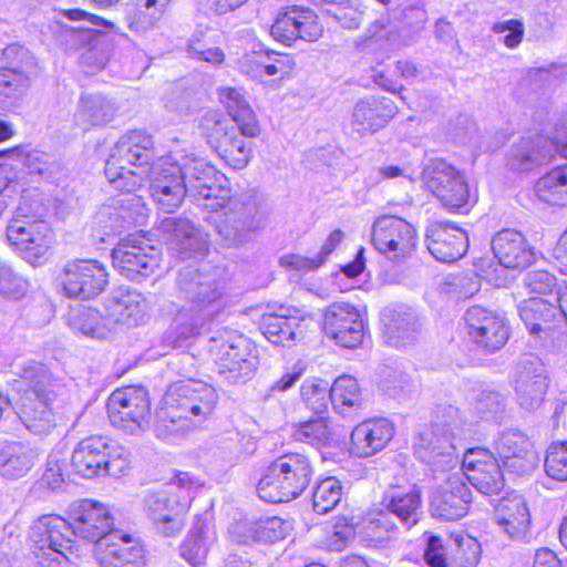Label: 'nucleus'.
<instances>
[{"label":"nucleus","mask_w":567,"mask_h":567,"mask_svg":"<svg viewBox=\"0 0 567 567\" xmlns=\"http://www.w3.org/2000/svg\"><path fill=\"white\" fill-rule=\"evenodd\" d=\"M31 84L29 74L18 69L0 68V115L18 106Z\"/></svg>","instance_id":"49530a36"},{"label":"nucleus","mask_w":567,"mask_h":567,"mask_svg":"<svg viewBox=\"0 0 567 567\" xmlns=\"http://www.w3.org/2000/svg\"><path fill=\"white\" fill-rule=\"evenodd\" d=\"M470 423L463 419L458 408L440 406L429 432L421 434L422 446L434 456L452 457L456 441L470 433Z\"/></svg>","instance_id":"a211bd4d"},{"label":"nucleus","mask_w":567,"mask_h":567,"mask_svg":"<svg viewBox=\"0 0 567 567\" xmlns=\"http://www.w3.org/2000/svg\"><path fill=\"white\" fill-rule=\"evenodd\" d=\"M565 124L556 128V134L522 138L507 154V166L517 172H528L548 162L556 153L567 158V141L564 136ZM536 192L545 203L567 205V164L553 168L536 183Z\"/></svg>","instance_id":"20e7f679"},{"label":"nucleus","mask_w":567,"mask_h":567,"mask_svg":"<svg viewBox=\"0 0 567 567\" xmlns=\"http://www.w3.org/2000/svg\"><path fill=\"white\" fill-rule=\"evenodd\" d=\"M70 517L73 535L96 543V546L115 539L120 532L112 528L113 516L109 507L97 501L82 499L74 503Z\"/></svg>","instance_id":"6ab92c4d"},{"label":"nucleus","mask_w":567,"mask_h":567,"mask_svg":"<svg viewBox=\"0 0 567 567\" xmlns=\"http://www.w3.org/2000/svg\"><path fill=\"white\" fill-rule=\"evenodd\" d=\"M495 449L503 466L508 472L525 475L536 466L537 457L530 450L527 436L517 430L502 433L496 441Z\"/></svg>","instance_id":"72a5a7b5"},{"label":"nucleus","mask_w":567,"mask_h":567,"mask_svg":"<svg viewBox=\"0 0 567 567\" xmlns=\"http://www.w3.org/2000/svg\"><path fill=\"white\" fill-rule=\"evenodd\" d=\"M177 286L181 298L186 302L174 319L177 333L174 347H181L183 340L208 329L229 303L224 285L213 275L200 272L192 266L179 271Z\"/></svg>","instance_id":"f257e3e1"},{"label":"nucleus","mask_w":567,"mask_h":567,"mask_svg":"<svg viewBox=\"0 0 567 567\" xmlns=\"http://www.w3.org/2000/svg\"><path fill=\"white\" fill-rule=\"evenodd\" d=\"M321 6L341 27L350 30L359 28L362 12L351 6L350 0H321Z\"/></svg>","instance_id":"13d9d810"},{"label":"nucleus","mask_w":567,"mask_h":567,"mask_svg":"<svg viewBox=\"0 0 567 567\" xmlns=\"http://www.w3.org/2000/svg\"><path fill=\"white\" fill-rule=\"evenodd\" d=\"M313 467L302 453H287L271 462L257 485L259 497L268 503L290 502L309 486Z\"/></svg>","instance_id":"9d476101"},{"label":"nucleus","mask_w":567,"mask_h":567,"mask_svg":"<svg viewBox=\"0 0 567 567\" xmlns=\"http://www.w3.org/2000/svg\"><path fill=\"white\" fill-rule=\"evenodd\" d=\"M381 321L388 342L403 347L415 340L419 323L415 311L406 305H391L381 312Z\"/></svg>","instance_id":"c9c22d12"},{"label":"nucleus","mask_w":567,"mask_h":567,"mask_svg":"<svg viewBox=\"0 0 567 567\" xmlns=\"http://www.w3.org/2000/svg\"><path fill=\"white\" fill-rule=\"evenodd\" d=\"M301 400L317 415H323L328 411L330 386L328 381L321 379H307L300 388Z\"/></svg>","instance_id":"864d4df0"},{"label":"nucleus","mask_w":567,"mask_h":567,"mask_svg":"<svg viewBox=\"0 0 567 567\" xmlns=\"http://www.w3.org/2000/svg\"><path fill=\"white\" fill-rule=\"evenodd\" d=\"M333 410L343 417H351L361 405V394L357 380L350 375L338 378L330 386Z\"/></svg>","instance_id":"de8ad7c7"},{"label":"nucleus","mask_w":567,"mask_h":567,"mask_svg":"<svg viewBox=\"0 0 567 567\" xmlns=\"http://www.w3.org/2000/svg\"><path fill=\"white\" fill-rule=\"evenodd\" d=\"M199 486L190 473L178 472L159 489L145 496L144 509L157 534L176 537L183 532L194 492Z\"/></svg>","instance_id":"423d86ee"},{"label":"nucleus","mask_w":567,"mask_h":567,"mask_svg":"<svg viewBox=\"0 0 567 567\" xmlns=\"http://www.w3.org/2000/svg\"><path fill=\"white\" fill-rule=\"evenodd\" d=\"M111 424L128 434H138L150 429L151 401L143 386H126L115 390L107 400Z\"/></svg>","instance_id":"4468645a"},{"label":"nucleus","mask_w":567,"mask_h":567,"mask_svg":"<svg viewBox=\"0 0 567 567\" xmlns=\"http://www.w3.org/2000/svg\"><path fill=\"white\" fill-rule=\"evenodd\" d=\"M259 328L271 343L287 347L305 338L306 322L286 313H265Z\"/></svg>","instance_id":"a19ab883"},{"label":"nucleus","mask_w":567,"mask_h":567,"mask_svg":"<svg viewBox=\"0 0 567 567\" xmlns=\"http://www.w3.org/2000/svg\"><path fill=\"white\" fill-rule=\"evenodd\" d=\"M322 32L323 29L315 12L297 6L280 13L270 29L271 37L286 45H291L298 39L315 42Z\"/></svg>","instance_id":"bb28decb"},{"label":"nucleus","mask_w":567,"mask_h":567,"mask_svg":"<svg viewBox=\"0 0 567 567\" xmlns=\"http://www.w3.org/2000/svg\"><path fill=\"white\" fill-rule=\"evenodd\" d=\"M37 453L21 442H10L0 449V475L8 480L23 477L34 465Z\"/></svg>","instance_id":"37998d69"},{"label":"nucleus","mask_w":567,"mask_h":567,"mask_svg":"<svg viewBox=\"0 0 567 567\" xmlns=\"http://www.w3.org/2000/svg\"><path fill=\"white\" fill-rule=\"evenodd\" d=\"M416 230L396 216H382L372 226V244L388 259L401 264L411 258L416 247Z\"/></svg>","instance_id":"f3484780"},{"label":"nucleus","mask_w":567,"mask_h":567,"mask_svg":"<svg viewBox=\"0 0 567 567\" xmlns=\"http://www.w3.org/2000/svg\"><path fill=\"white\" fill-rule=\"evenodd\" d=\"M545 471L557 481H567V442L553 443L545 457Z\"/></svg>","instance_id":"e2e57ef3"},{"label":"nucleus","mask_w":567,"mask_h":567,"mask_svg":"<svg viewBox=\"0 0 567 567\" xmlns=\"http://www.w3.org/2000/svg\"><path fill=\"white\" fill-rule=\"evenodd\" d=\"M380 506L401 528L409 530L419 523L421 517V493L417 489L404 492L392 488L384 493Z\"/></svg>","instance_id":"4c0bfd02"},{"label":"nucleus","mask_w":567,"mask_h":567,"mask_svg":"<svg viewBox=\"0 0 567 567\" xmlns=\"http://www.w3.org/2000/svg\"><path fill=\"white\" fill-rule=\"evenodd\" d=\"M151 195L157 207L165 213H174L181 207L186 196H189V190L185 187L174 185L169 187L151 178Z\"/></svg>","instance_id":"6e6d98bb"},{"label":"nucleus","mask_w":567,"mask_h":567,"mask_svg":"<svg viewBox=\"0 0 567 567\" xmlns=\"http://www.w3.org/2000/svg\"><path fill=\"white\" fill-rule=\"evenodd\" d=\"M153 157L152 136L143 131H131L112 148L105 162V176L115 189L131 194L148 177Z\"/></svg>","instance_id":"0eeeda50"},{"label":"nucleus","mask_w":567,"mask_h":567,"mask_svg":"<svg viewBox=\"0 0 567 567\" xmlns=\"http://www.w3.org/2000/svg\"><path fill=\"white\" fill-rule=\"evenodd\" d=\"M494 258L507 269H526L536 259L535 249L518 230L506 228L497 231L491 241Z\"/></svg>","instance_id":"2f4dec72"},{"label":"nucleus","mask_w":567,"mask_h":567,"mask_svg":"<svg viewBox=\"0 0 567 567\" xmlns=\"http://www.w3.org/2000/svg\"><path fill=\"white\" fill-rule=\"evenodd\" d=\"M223 209L216 219V233L223 245L241 247L249 243L261 228L262 213L258 202L251 195L233 198L230 195L225 204L214 212Z\"/></svg>","instance_id":"f8f14e48"},{"label":"nucleus","mask_w":567,"mask_h":567,"mask_svg":"<svg viewBox=\"0 0 567 567\" xmlns=\"http://www.w3.org/2000/svg\"><path fill=\"white\" fill-rule=\"evenodd\" d=\"M208 351L220 381L230 385L250 380L259 363L251 342L227 328L217 330L209 338Z\"/></svg>","instance_id":"1a4fd4ad"},{"label":"nucleus","mask_w":567,"mask_h":567,"mask_svg":"<svg viewBox=\"0 0 567 567\" xmlns=\"http://www.w3.org/2000/svg\"><path fill=\"white\" fill-rule=\"evenodd\" d=\"M394 432L393 423L385 417L363 421L352 430V451L360 457L372 456L388 445Z\"/></svg>","instance_id":"f704fd0d"},{"label":"nucleus","mask_w":567,"mask_h":567,"mask_svg":"<svg viewBox=\"0 0 567 567\" xmlns=\"http://www.w3.org/2000/svg\"><path fill=\"white\" fill-rule=\"evenodd\" d=\"M219 100L243 134H246L247 137H255L259 134V125L255 113L240 90L223 87L219 90Z\"/></svg>","instance_id":"79ce46f5"},{"label":"nucleus","mask_w":567,"mask_h":567,"mask_svg":"<svg viewBox=\"0 0 567 567\" xmlns=\"http://www.w3.org/2000/svg\"><path fill=\"white\" fill-rule=\"evenodd\" d=\"M48 213V206L43 203L38 189L23 190L19 205L12 218H25L29 220L43 219Z\"/></svg>","instance_id":"680f3d73"},{"label":"nucleus","mask_w":567,"mask_h":567,"mask_svg":"<svg viewBox=\"0 0 567 567\" xmlns=\"http://www.w3.org/2000/svg\"><path fill=\"white\" fill-rule=\"evenodd\" d=\"M555 300L558 306L543 298H529L518 306L519 317L535 337L536 344L547 350L556 349V341L561 337L551 323L561 321L563 315H567L566 296L558 292Z\"/></svg>","instance_id":"2eb2a0df"},{"label":"nucleus","mask_w":567,"mask_h":567,"mask_svg":"<svg viewBox=\"0 0 567 567\" xmlns=\"http://www.w3.org/2000/svg\"><path fill=\"white\" fill-rule=\"evenodd\" d=\"M70 523L55 514L38 517L29 530L32 553L41 567L76 566L80 549L72 539Z\"/></svg>","instance_id":"6e6552de"},{"label":"nucleus","mask_w":567,"mask_h":567,"mask_svg":"<svg viewBox=\"0 0 567 567\" xmlns=\"http://www.w3.org/2000/svg\"><path fill=\"white\" fill-rule=\"evenodd\" d=\"M171 0H138L135 23L147 29L154 27L163 17Z\"/></svg>","instance_id":"69168bd1"},{"label":"nucleus","mask_w":567,"mask_h":567,"mask_svg":"<svg viewBox=\"0 0 567 567\" xmlns=\"http://www.w3.org/2000/svg\"><path fill=\"white\" fill-rule=\"evenodd\" d=\"M495 522L512 539L525 537L530 525V514L522 495L503 497L495 507Z\"/></svg>","instance_id":"58836bf2"},{"label":"nucleus","mask_w":567,"mask_h":567,"mask_svg":"<svg viewBox=\"0 0 567 567\" xmlns=\"http://www.w3.org/2000/svg\"><path fill=\"white\" fill-rule=\"evenodd\" d=\"M425 244L436 260L453 262L467 251L468 237L465 230L451 223H433L426 229Z\"/></svg>","instance_id":"473e14b6"},{"label":"nucleus","mask_w":567,"mask_h":567,"mask_svg":"<svg viewBox=\"0 0 567 567\" xmlns=\"http://www.w3.org/2000/svg\"><path fill=\"white\" fill-rule=\"evenodd\" d=\"M296 441L319 445L329 439V426L323 415L299 423L292 433Z\"/></svg>","instance_id":"bf43d9fd"},{"label":"nucleus","mask_w":567,"mask_h":567,"mask_svg":"<svg viewBox=\"0 0 567 567\" xmlns=\"http://www.w3.org/2000/svg\"><path fill=\"white\" fill-rule=\"evenodd\" d=\"M6 235L9 244L29 260L44 256L52 243L50 226L43 219L12 218Z\"/></svg>","instance_id":"a878e982"},{"label":"nucleus","mask_w":567,"mask_h":567,"mask_svg":"<svg viewBox=\"0 0 567 567\" xmlns=\"http://www.w3.org/2000/svg\"><path fill=\"white\" fill-rule=\"evenodd\" d=\"M464 475L482 494H497L504 487V476L494 455L484 449H472L463 456Z\"/></svg>","instance_id":"c85d7f7f"},{"label":"nucleus","mask_w":567,"mask_h":567,"mask_svg":"<svg viewBox=\"0 0 567 567\" xmlns=\"http://www.w3.org/2000/svg\"><path fill=\"white\" fill-rule=\"evenodd\" d=\"M550 384L549 372L540 358L527 354L516 364L514 390L517 403L525 410L542 406Z\"/></svg>","instance_id":"412c9836"},{"label":"nucleus","mask_w":567,"mask_h":567,"mask_svg":"<svg viewBox=\"0 0 567 567\" xmlns=\"http://www.w3.org/2000/svg\"><path fill=\"white\" fill-rule=\"evenodd\" d=\"M472 503V493L462 474L451 475L431 496V513L442 520L464 517Z\"/></svg>","instance_id":"cd10ccee"},{"label":"nucleus","mask_w":567,"mask_h":567,"mask_svg":"<svg viewBox=\"0 0 567 567\" xmlns=\"http://www.w3.org/2000/svg\"><path fill=\"white\" fill-rule=\"evenodd\" d=\"M400 529V525L390 514L384 513L382 506L369 513L362 522V534L365 539L374 544H382L392 539L399 534Z\"/></svg>","instance_id":"3c124183"},{"label":"nucleus","mask_w":567,"mask_h":567,"mask_svg":"<svg viewBox=\"0 0 567 567\" xmlns=\"http://www.w3.org/2000/svg\"><path fill=\"white\" fill-rule=\"evenodd\" d=\"M504 402L505 399L499 392L484 389L475 394L474 409L481 419L491 420L504 410Z\"/></svg>","instance_id":"0e129e2a"},{"label":"nucleus","mask_w":567,"mask_h":567,"mask_svg":"<svg viewBox=\"0 0 567 567\" xmlns=\"http://www.w3.org/2000/svg\"><path fill=\"white\" fill-rule=\"evenodd\" d=\"M157 229L172 252L182 260L203 256L208 250L207 234L187 218L165 217Z\"/></svg>","instance_id":"5701e85b"},{"label":"nucleus","mask_w":567,"mask_h":567,"mask_svg":"<svg viewBox=\"0 0 567 567\" xmlns=\"http://www.w3.org/2000/svg\"><path fill=\"white\" fill-rule=\"evenodd\" d=\"M27 288V281L0 260V296L18 299L25 295Z\"/></svg>","instance_id":"338daca9"},{"label":"nucleus","mask_w":567,"mask_h":567,"mask_svg":"<svg viewBox=\"0 0 567 567\" xmlns=\"http://www.w3.org/2000/svg\"><path fill=\"white\" fill-rule=\"evenodd\" d=\"M467 334L477 348L494 352L508 340V327L503 317L481 306H473L464 315Z\"/></svg>","instance_id":"b1692460"},{"label":"nucleus","mask_w":567,"mask_h":567,"mask_svg":"<svg viewBox=\"0 0 567 567\" xmlns=\"http://www.w3.org/2000/svg\"><path fill=\"white\" fill-rule=\"evenodd\" d=\"M217 402V391L205 382L187 380L171 384L156 412V436L171 441L184 435L194 425L206 421L213 414Z\"/></svg>","instance_id":"7ed1b4c3"},{"label":"nucleus","mask_w":567,"mask_h":567,"mask_svg":"<svg viewBox=\"0 0 567 567\" xmlns=\"http://www.w3.org/2000/svg\"><path fill=\"white\" fill-rule=\"evenodd\" d=\"M150 310L146 298L136 290L117 291L105 302L114 329L117 324L137 326L144 321Z\"/></svg>","instance_id":"e433bc0d"},{"label":"nucleus","mask_w":567,"mask_h":567,"mask_svg":"<svg viewBox=\"0 0 567 567\" xmlns=\"http://www.w3.org/2000/svg\"><path fill=\"white\" fill-rule=\"evenodd\" d=\"M16 374L25 385L17 414L23 425L35 434L49 433L55 426V403L65 394V386L53 379L48 368L35 360L16 364Z\"/></svg>","instance_id":"39448f33"},{"label":"nucleus","mask_w":567,"mask_h":567,"mask_svg":"<svg viewBox=\"0 0 567 567\" xmlns=\"http://www.w3.org/2000/svg\"><path fill=\"white\" fill-rule=\"evenodd\" d=\"M114 267L133 281L150 277L159 265L157 250L142 236L130 235L112 251Z\"/></svg>","instance_id":"aec40b11"},{"label":"nucleus","mask_w":567,"mask_h":567,"mask_svg":"<svg viewBox=\"0 0 567 567\" xmlns=\"http://www.w3.org/2000/svg\"><path fill=\"white\" fill-rule=\"evenodd\" d=\"M117 107L101 93H84L79 101L78 121L84 125H104L113 121Z\"/></svg>","instance_id":"a18cd8bd"},{"label":"nucleus","mask_w":567,"mask_h":567,"mask_svg":"<svg viewBox=\"0 0 567 567\" xmlns=\"http://www.w3.org/2000/svg\"><path fill=\"white\" fill-rule=\"evenodd\" d=\"M342 498V485L336 477H327L319 482L312 493L313 509L318 514L332 511Z\"/></svg>","instance_id":"5fc2aeb1"},{"label":"nucleus","mask_w":567,"mask_h":567,"mask_svg":"<svg viewBox=\"0 0 567 567\" xmlns=\"http://www.w3.org/2000/svg\"><path fill=\"white\" fill-rule=\"evenodd\" d=\"M115 539H120L122 544L112 539L96 546V559L101 567L145 566L144 549L137 545L128 546L130 535L118 532Z\"/></svg>","instance_id":"ea45409f"},{"label":"nucleus","mask_w":567,"mask_h":567,"mask_svg":"<svg viewBox=\"0 0 567 567\" xmlns=\"http://www.w3.org/2000/svg\"><path fill=\"white\" fill-rule=\"evenodd\" d=\"M2 56L11 65L8 69H18L19 72L29 74L31 80L40 74V68L34 55L29 49L19 43L6 47L2 51Z\"/></svg>","instance_id":"4d7b16f0"},{"label":"nucleus","mask_w":567,"mask_h":567,"mask_svg":"<svg viewBox=\"0 0 567 567\" xmlns=\"http://www.w3.org/2000/svg\"><path fill=\"white\" fill-rule=\"evenodd\" d=\"M107 272L103 264L92 259H80L65 265L61 285L69 298L92 299L104 291Z\"/></svg>","instance_id":"4be33fe9"},{"label":"nucleus","mask_w":567,"mask_h":567,"mask_svg":"<svg viewBox=\"0 0 567 567\" xmlns=\"http://www.w3.org/2000/svg\"><path fill=\"white\" fill-rule=\"evenodd\" d=\"M398 107L385 96H365L359 100L351 112L350 127L360 136H369L384 128L394 117Z\"/></svg>","instance_id":"c756f323"},{"label":"nucleus","mask_w":567,"mask_h":567,"mask_svg":"<svg viewBox=\"0 0 567 567\" xmlns=\"http://www.w3.org/2000/svg\"><path fill=\"white\" fill-rule=\"evenodd\" d=\"M400 45L398 23L388 14L381 16L367 30L364 47L371 50H393Z\"/></svg>","instance_id":"8fccbe9b"},{"label":"nucleus","mask_w":567,"mask_h":567,"mask_svg":"<svg viewBox=\"0 0 567 567\" xmlns=\"http://www.w3.org/2000/svg\"><path fill=\"white\" fill-rule=\"evenodd\" d=\"M248 535L239 538V543L259 542L276 543L284 539L289 529L290 524L280 517L272 516L252 522L246 526Z\"/></svg>","instance_id":"603ef678"},{"label":"nucleus","mask_w":567,"mask_h":567,"mask_svg":"<svg viewBox=\"0 0 567 567\" xmlns=\"http://www.w3.org/2000/svg\"><path fill=\"white\" fill-rule=\"evenodd\" d=\"M423 183L442 205L452 210H468L470 190L464 176L443 159L431 161L423 169Z\"/></svg>","instance_id":"dca6fc26"},{"label":"nucleus","mask_w":567,"mask_h":567,"mask_svg":"<svg viewBox=\"0 0 567 567\" xmlns=\"http://www.w3.org/2000/svg\"><path fill=\"white\" fill-rule=\"evenodd\" d=\"M144 217L142 198L127 195L103 205L95 216V225L104 236L111 237L141 224Z\"/></svg>","instance_id":"7c9ffc66"},{"label":"nucleus","mask_w":567,"mask_h":567,"mask_svg":"<svg viewBox=\"0 0 567 567\" xmlns=\"http://www.w3.org/2000/svg\"><path fill=\"white\" fill-rule=\"evenodd\" d=\"M23 165L29 175L44 181H51L59 171V165L52 157L41 151L28 152L23 157Z\"/></svg>","instance_id":"052dcab7"},{"label":"nucleus","mask_w":567,"mask_h":567,"mask_svg":"<svg viewBox=\"0 0 567 567\" xmlns=\"http://www.w3.org/2000/svg\"><path fill=\"white\" fill-rule=\"evenodd\" d=\"M214 540L215 534L209 528L207 519L196 516L188 536L181 546V554L193 566L203 565Z\"/></svg>","instance_id":"c03bdc74"},{"label":"nucleus","mask_w":567,"mask_h":567,"mask_svg":"<svg viewBox=\"0 0 567 567\" xmlns=\"http://www.w3.org/2000/svg\"><path fill=\"white\" fill-rule=\"evenodd\" d=\"M323 329L328 337L343 348L358 347L364 337V322L360 311L347 302H334L327 308Z\"/></svg>","instance_id":"393cba45"},{"label":"nucleus","mask_w":567,"mask_h":567,"mask_svg":"<svg viewBox=\"0 0 567 567\" xmlns=\"http://www.w3.org/2000/svg\"><path fill=\"white\" fill-rule=\"evenodd\" d=\"M69 323L85 336L103 339L114 330L110 316L104 310L85 308L70 313Z\"/></svg>","instance_id":"09e8293b"},{"label":"nucleus","mask_w":567,"mask_h":567,"mask_svg":"<svg viewBox=\"0 0 567 567\" xmlns=\"http://www.w3.org/2000/svg\"><path fill=\"white\" fill-rule=\"evenodd\" d=\"M71 463L75 472L86 478L101 474L116 477L130 466L127 451L101 435L81 440L72 452Z\"/></svg>","instance_id":"9b49d317"},{"label":"nucleus","mask_w":567,"mask_h":567,"mask_svg":"<svg viewBox=\"0 0 567 567\" xmlns=\"http://www.w3.org/2000/svg\"><path fill=\"white\" fill-rule=\"evenodd\" d=\"M200 128L207 143L227 165L235 169L247 166L252 156L251 143L244 138L247 135L231 121L216 111H209L203 116Z\"/></svg>","instance_id":"ddd939ff"},{"label":"nucleus","mask_w":567,"mask_h":567,"mask_svg":"<svg viewBox=\"0 0 567 567\" xmlns=\"http://www.w3.org/2000/svg\"><path fill=\"white\" fill-rule=\"evenodd\" d=\"M455 567H476L481 558V545L472 537L456 539Z\"/></svg>","instance_id":"774afa93"},{"label":"nucleus","mask_w":567,"mask_h":567,"mask_svg":"<svg viewBox=\"0 0 567 567\" xmlns=\"http://www.w3.org/2000/svg\"><path fill=\"white\" fill-rule=\"evenodd\" d=\"M150 169L147 178L161 181L169 187L187 188L189 197L205 209L215 210L229 197L227 177L194 154L162 157Z\"/></svg>","instance_id":"f03ea898"}]
</instances>
